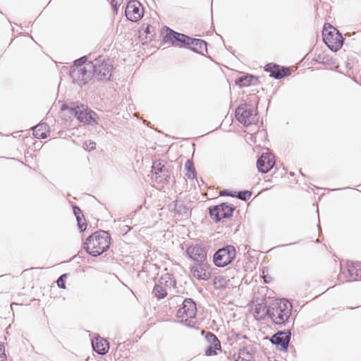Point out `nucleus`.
<instances>
[{
	"label": "nucleus",
	"mask_w": 361,
	"mask_h": 361,
	"mask_svg": "<svg viewBox=\"0 0 361 361\" xmlns=\"http://www.w3.org/2000/svg\"><path fill=\"white\" fill-rule=\"evenodd\" d=\"M186 252L190 258L197 263L206 261L207 253L200 245H191L188 247Z\"/></svg>",
	"instance_id": "f3484780"
},
{
	"label": "nucleus",
	"mask_w": 361,
	"mask_h": 361,
	"mask_svg": "<svg viewBox=\"0 0 361 361\" xmlns=\"http://www.w3.org/2000/svg\"><path fill=\"white\" fill-rule=\"evenodd\" d=\"M348 272L353 280H356V279L360 276V270H358L353 264L348 266Z\"/></svg>",
	"instance_id": "c756f323"
},
{
	"label": "nucleus",
	"mask_w": 361,
	"mask_h": 361,
	"mask_svg": "<svg viewBox=\"0 0 361 361\" xmlns=\"http://www.w3.org/2000/svg\"><path fill=\"white\" fill-rule=\"evenodd\" d=\"M33 135L38 139L46 138L49 134V128L46 123H39L32 129Z\"/></svg>",
	"instance_id": "4be33fe9"
},
{
	"label": "nucleus",
	"mask_w": 361,
	"mask_h": 361,
	"mask_svg": "<svg viewBox=\"0 0 361 361\" xmlns=\"http://www.w3.org/2000/svg\"><path fill=\"white\" fill-rule=\"evenodd\" d=\"M236 250L233 245H226L219 249L214 255V263L218 267H224L235 259Z\"/></svg>",
	"instance_id": "423d86ee"
},
{
	"label": "nucleus",
	"mask_w": 361,
	"mask_h": 361,
	"mask_svg": "<svg viewBox=\"0 0 361 361\" xmlns=\"http://www.w3.org/2000/svg\"><path fill=\"white\" fill-rule=\"evenodd\" d=\"M235 117L245 126H249L257 121L256 111L247 104H242L236 109Z\"/></svg>",
	"instance_id": "0eeeda50"
},
{
	"label": "nucleus",
	"mask_w": 361,
	"mask_h": 361,
	"mask_svg": "<svg viewBox=\"0 0 361 361\" xmlns=\"http://www.w3.org/2000/svg\"><path fill=\"white\" fill-rule=\"evenodd\" d=\"M151 29H152V30H153V27H152V26H150V25H148V26L147 27V28H146L145 32H146L147 33L149 34V33H151Z\"/></svg>",
	"instance_id": "e433bc0d"
},
{
	"label": "nucleus",
	"mask_w": 361,
	"mask_h": 361,
	"mask_svg": "<svg viewBox=\"0 0 361 361\" xmlns=\"http://www.w3.org/2000/svg\"><path fill=\"white\" fill-rule=\"evenodd\" d=\"M73 213L78 222V228L80 231H85L87 228V224L85 222V220L81 209L77 206H73Z\"/></svg>",
	"instance_id": "5701e85b"
},
{
	"label": "nucleus",
	"mask_w": 361,
	"mask_h": 361,
	"mask_svg": "<svg viewBox=\"0 0 361 361\" xmlns=\"http://www.w3.org/2000/svg\"><path fill=\"white\" fill-rule=\"evenodd\" d=\"M152 293L158 299H163L167 295L166 287L159 282L155 284Z\"/></svg>",
	"instance_id": "393cba45"
},
{
	"label": "nucleus",
	"mask_w": 361,
	"mask_h": 361,
	"mask_svg": "<svg viewBox=\"0 0 361 361\" xmlns=\"http://www.w3.org/2000/svg\"><path fill=\"white\" fill-rule=\"evenodd\" d=\"M225 283H226V280H225L224 277L219 276V277L215 278V280H214L215 285H217L219 283V287H223V286H224Z\"/></svg>",
	"instance_id": "72a5a7b5"
},
{
	"label": "nucleus",
	"mask_w": 361,
	"mask_h": 361,
	"mask_svg": "<svg viewBox=\"0 0 361 361\" xmlns=\"http://www.w3.org/2000/svg\"><path fill=\"white\" fill-rule=\"evenodd\" d=\"M292 312V305L286 299L276 300L267 308L266 313L276 324H283Z\"/></svg>",
	"instance_id": "f03ea898"
},
{
	"label": "nucleus",
	"mask_w": 361,
	"mask_h": 361,
	"mask_svg": "<svg viewBox=\"0 0 361 361\" xmlns=\"http://www.w3.org/2000/svg\"><path fill=\"white\" fill-rule=\"evenodd\" d=\"M254 79L255 78L252 75H243L238 78L236 83L241 87H246L252 85Z\"/></svg>",
	"instance_id": "a878e982"
},
{
	"label": "nucleus",
	"mask_w": 361,
	"mask_h": 361,
	"mask_svg": "<svg viewBox=\"0 0 361 361\" xmlns=\"http://www.w3.org/2000/svg\"><path fill=\"white\" fill-rule=\"evenodd\" d=\"M123 0H112L113 6L114 10H117V6H120Z\"/></svg>",
	"instance_id": "c9c22d12"
},
{
	"label": "nucleus",
	"mask_w": 361,
	"mask_h": 361,
	"mask_svg": "<svg viewBox=\"0 0 361 361\" xmlns=\"http://www.w3.org/2000/svg\"><path fill=\"white\" fill-rule=\"evenodd\" d=\"M94 75L98 80H107L110 78L112 71V65L106 61H102L100 59H96L93 62Z\"/></svg>",
	"instance_id": "9d476101"
},
{
	"label": "nucleus",
	"mask_w": 361,
	"mask_h": 361,
	"mask_svg": "<svg viewBox=\"0 0 361 361\" xmlns=\"http://www.w3.org/2000/svg\"><path fill=\"white\" fill-rule=\"evenodd\" d=\"M152 172L154 174L157 182L168 183L170 179V172L163 164V161H156L153 163Z\"/></svg>",
	"instance_id": "ddd939ff"
},
{
	"label": "nucleus",
	"mask_w": 361,
	"mask_h": 361,
	"mask_svg": "<svg viewBox=\"0 0 361 361\" xmlns=\"http://www.w3.org/2000/svg\"><path fill=\"white\" fill-rule=\"evenodd\" d=\"M185 169L187 171L185 176L188 179H193L195 178V171L192 161L188 160L185 164Z\"/></svg>",
	"instance_id": "bb28decb"
},
{
	"label": "nucleus",
	"mask_w": 361,
	"mask_h": 361,
	"mask_svg": "<svg viewBox=\"0 0 361 361\" xmlns=\"http://www.w3.org/2000/svg\"><path fill=\"white\" fill-rule=\"evenodd\" d=\"M221 195H231L232 197H237L238 198H239L240 200H247L252 195V192L248 190L240 191L238 193L237 195H234V194H228L225 191L221 192Z\"/></svg>",
	"instance_id": "c85d7f7f"
},
{
	"label": "nucleus",
	"mask_w": 361,
	"mask_h": 361,
	"mask_svg": "<svg viewBox=\"0 0 361 361\" xmlns=\"http://www.w3.org/2000/svg\"><path fill=\"white\" fill-rule=\"evenodd\" d=\"M205 339L209 345L205 350L207 356H212L217 355L216 350H221V343L217 336L212 332H207Z\"/></svg>",
	"instance_id": "4468645a"
},
{
	"label": "nucleus",
	"mask_w": 361,
	"mask_h": 361,
	"mask_svg": "<svg viewBox=\"0 0 361 361\" xmlns=\"http://www.w3.org/2000/svg\"><path fill=\"white\" fill-rule=\"evenodd\" d=\"M96 147V143L92 140H88L84 142V148L86 150L91 151Z\"/></svg>",
	"instance_id": "7c9ffc66"
},
{
	"label": "nucleus",
	"mask_w": 361,
	"mask_h": 361,
	"mask_svg": "<svg viewBox=\"0 0 361 361\" xmlns=\"http://www.w3.org/2000/svg\"><path fill=\"white\" fill-rule=\"evenodd\" d=\"M171 300L176 303H182V307L177 311V317L181 319L182 321L185 320V322H187L188 319H193L195 317L197 314V307L196 304L192 299L187 298L182 301V298L180 297L176 296L172 298Z\"/></svg>",
	"instance_id": "39448f33"
},
{
	"label": "nucleus",
	"mask_w": 361,
	"mask_h": 361,
	"mask_svg": "<svg viewBox=\"0 0 361 361\" xmlns=\"http://www.w3.org/2000/svg\"><path fill=\"white\" fill-rule=\"evenodd\" d=\"M0 361H7L5 348L2 344H0Z\"/></svg>",
	"instance_id": "473e14b6"
},
{
	"label": "nucleus",
	"mask_w": 361,
	"mask_h": 361,
	"mask_svg": "<svg viewBox=\"0 0 361 361\" xmlns=\"http://www.w3.org/2000/svg\"><path fill=\"white\" fill-rule=\"evenodd\" d=\"M190 37L178 32H176L172 30H169V32L164 37V41L166 42H171L176 46H179L178 43L180 44L188 45Z\"/></svg>",
	"instance_id": "dca6fc26"
},
{
	"label": "nucleus",
	"mask_w": 361,
	"mask_h": 361,
	"mask_svg": "<svg viewBox=\"0 0 361 361\" xmlns=\"http://www.w3.org/2000/svg\"><path fill=\"white\" fill-rule=\"evenodd\" d=\"M73 116L80 122L87 124L96 123V113L84 104L71 103L69 104V118Z\"/></svg>",
	"instance_id": "20e7f679"
},
{
	"label": "nucleus",
	"mask_w": 361,
	"mask_h": 361,
	"mask_svg": "<svg viewBox=\"0 0 361 361\" xmlns=\"http://www.w3.org/2000/svg\"><path fill=\"white\" fill-rule=\"evenodd\" d=\"M190 269L191 276L197 280L207 281L212 275V267L207 262L197 263Z\"/></svg>",
	"instance_id": "9b49d317"
},
{
	"label": "nucleus",
	"mask_w": 361,
	"mask_h": 361,
	"mask_svg": "<svg viewBox=\"0 0 361 361\" xmlns=\"http://www.w3.org/2000/svg\"><path fill=\"white\" fill-rule=\"evenodd\" d=\"M264 70L270 73V75L273 76L275 79H281L283 77L287 76L290 74L288 68L280 66L279 65L269 63Z\"/></svg>",
	"instance_id": "6ab92c4d"
},
{
	"label": "nucleus",
	"mask_w": 361,
	"mask_h": 361,
	"mask_svg": "<svg viewBox=\"0 0 361 361\" xmlns=\"http://www.w3.org/2000/svg\"><path fill=\"white\" fill-rule=\"evenodd\" d=\"M109 240L110 237L107 232L97 231L87 238L85 248L90 255L94 257L99 256L109 248Z\"/></svg>",
	"instance_id": "7ed1b4c3"
},
{
	"label": "nucleus",
	"mask_w": 361,
	"mask_h": 361,
	"mask_svg": "<svg viewBox=\"0 0 361 361\" xmlns=\"http://www.w3.org/2000/svg\"><path fill=\"white\" fill-rule=\"evenodd\" d=\"M187 46H192V50L200 54H203L204 51H207V43L200 39L190 37Z\"/></svg>",
	"instance_id": "412c9836"
},
{
	"label": "nucleus",
	"mask_w": 361,
	"mask_h": 361,
	"mask_svg": "<svg viewBox=\"0 0 361 361\" xmlns=\"http://www.w3.org/2000/svg\"><path fill=\"white\" fill-rule=\"evenodd\" d=\"M235 209V207L228 203H222L219 205L209 207V210L211 218L214 221L218 222L223 219L231 217Z\"/></svg>",
	"instance_id": "6e6552de"
},
{
	"label": "nucleus",
	"mask_w": 361,
	"mask_h": 361,
	"mask_svg": "<svg viewBox=\"0 0 361 361\" xmlns=\"http://www.w3.org/2000/svg\"><path fill=\"white\" fill-rule=\"evenodd\" d=\"M275 164L274 156L270 153L262 154L257 161L258 170L263 173H267Z\"/></svg>",
	"instance_id": "2eb2a0df"
},
{
	"label": "nucleus",
	"mask_w": 361,
	"mask_h": 361,
	"mask_svg": "<svg viewBox=\"0 0 361 361\" xmlns=\"http://www.w3.org/2000/svg\"><path fill=\"white\" fill-rule=\"evenodd\" d=\"M135 213H136V211L133 212L128 216L127 219H125L123 220V221H124V223H126V224L121 228L122 232L127 233L128 231H130L131 227L130 226L129 224H133V216H135Z\"/></svg>",
	"instance_id": "cd10ccee"
},
{
	"label": "nucleus",
	"mask_w": 361,
	"mask_h": 361,
	"mask_svg": "<svg viewBox=\"0 0 361 361\" xmlns=\"http://www.w3.org/2000/svg\"><path fill=\"white\" fill-rule=\"evenodd\" d=\"M67 278V274H64L60 276V278L57 280V285L59 287L62 288H66L65 281Z\"/></svg>",
	"instance_id": "2f4dec72"
},
{
	"label": "nucleus",
	"mask_w": 361,
	"mask_h": 361,
	"mask_svg": "<svg viewBox=\"0 0 361 361\" xmlns=\"http://www.w3.org/2000/svg\"><path fill=\"white\" fill-rule=\"evenodd\" d=\"M92 345L94 350L99 355L106 354L109 348L108 341L104 338H100L99 336L95 337L92 340Z\"/></svg>",
	"instance_id": "aec40b11"
},
{
	"label": "nucleus",
	"mask_w": 361,
	"mask_h": 361,
	"mask_svg": "<svg viewBox=\"0 0 361 361\" xmlns=\"http://www.w3.org/2000/svg\"><path fill=\"white\" fill-rule=\"evenodd\" d=\"M94 65L92 61H87L86 56L74 61V64L69 71V75L73 82L79 85L86 84L92 77Z\"/></svg>",
	"instance_id": "f257e3e1"
},
{
	"label": "nucleus",
	"mask_w": 361,
	"mask_h": 361,
	"mask_svg": "<svg viewBox=\"0 0 361 361\" xmlns=\"http://www.w3.org/2000/svg\"><path fill=\"white\" fill-rule=\"evenodd\" d=\"M323 40L327 47L334 51L339 50L343 44V37L336 28H333V30L326 33H323Z\"/></svg>",
	"instance_id": "1a4fd4ad"
},
{
	"label": "nucleus",
	"mask_w": 361,
	"mask_h": 361,
	"mask_svg": "<svg viewBox=\"0 0 361 361\" xmlns=\"http://www.w3.org/2000/svg\"><path fill=\"white\" fill-rule=\"evenodd\" d=\"M143 8L139 1H130L128 2L125 14L129 20L136 22L143 16Z\"/></svg>",
	"instance_id": "f8f14e48"
},
{
	"label": "nucleus",
	"mask_w": 361,
	"mask_h": 361,
	"mask_svg": "<svg viewBox=\"0 0 361 361\" xmlns=\"http://www.w3.org/2000/svg\"><path fill=\"white\" fill-rule=\"evenodd\" d=\"M290 338V332L279 331L271 338V342L281 347V350H286Z\"/></svg>",
	"instance_id": "a211bd4d"
},
{
	"label": "nucleus",
	"mask_w": 361,
	"mask_h": 361,
	"mask_svg": "<svg viewBox=\"0 0 361 361\" xmlns=\"http://www.w3.org/2000/svg\"><path fill=\"white\" fill-rule=\"evenodd\" d=\"M239 357L245 360L247 357H250L251 355L248 353H246L245 350H242L239 353Z\"/></svg>",
	"instance_id": "f704fd0d"
},
{
	"label": "nucleus",
	"mask_w": 361,
	"mask_h": 361,
	"mask_svg": "<svg viewBox=\"0 0 361 361\" xmlns=\"http://www.w3.org/2000/svg\"><path fill=\"white\" fill-rule=\"evenodd\" d=\"M159 283L163 284L166 288L175 287L176 281L173 274L166 273L163 275L159 281Z\"/></svg>",
	"instance_id": "b1692460"
}]
</instances>
